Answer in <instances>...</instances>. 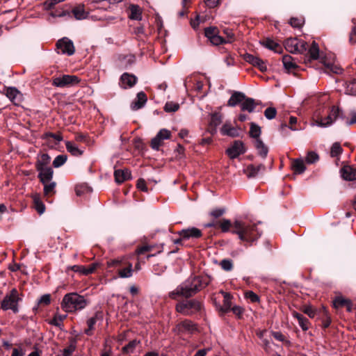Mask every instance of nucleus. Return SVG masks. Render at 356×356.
<instances>
[{"instance_id": "15", "label": "nucleus", "mask_w": 356, "mask_h": 356, "mask_svg": "<svg viewBox=\"0 0 356 356\" xmlns=\"http://www.w3.org/2000/svg\"><path fill=\"white\" fill-rule=\"evenodd\" d=\"M196 330L195 324L191 321L185 320L179 323L175 328L178 333H193Z\"/></svg>"}, {"instance_id": "57", "label": "nucleus", "mask_w": 356, "mask_h": 356, "mask_svg": "<svg viewBox=\"0 0 356 356\" xmlns=\"http://www.w3.org/2000/svg\"><path fill=\"white\" fill-rule=\"evenodd\" d=\"M156 135H158L163 140L170 138V131L166 129H162L158 132Z\"/></svg>"}, {"instance_id": "38", "label": "nucleus", "mask_w": 356, "mask_h": 356, "mask_svg": "<svg viewBox=\"0 0 356 356\" xmlns=\"http://www.w3.org/2000/svg\"><path fill=\"white\" fill-rule=\"evenodd\" d=\"M261 132V128L259 126L253 122L250 124V129L249 133L250 136L252 138H255V140H257V138H259Z\"/></svg>"}, {"instance_id": "3", "label": "nucleus", "mask_w": 356, "mask_h": 356, "mask_svg": "<svg viewBox=\"0 0 356 356\" xmlns=\"http://www.w3.org/2000/svg\"><path fill=\"white\" fill-rule=\"evenodd\" d=\"M153 247L145 245L138 248L136 251V254L132 256V260L130 261L127 257H122L112 261V264H120L122 267H140L143 264V259L153 257L154 254L151 253Z\"/></svg>"}, {"instance_id": "40", "label": "nucleus", "mask_w": 356, "mask_h": 356, "mask_svg": "<svg viewBox=\"0 0 356 356\" xmlns=\"http://www.w3.org/2000/svg\"><path fill=\"white\" fill-rule=\"evenodd\" d=\"M325 66V70L326 72H333L334 74H339L341 72V70L340 67L334 65L331 63H326L325 61H323Z\"/></svg>"}, {"instance_id": "1", "label": "nucleus", "mask_w": 356, "mask_h": 356, "mask_svg": "<svg viewBox=\"0 0 356 356\" xmlns=\"http://www.w3.org/2000/svg\"><path fill=\"white\" fill-rule=\"evenodd\" d=\"M231 227L234 229L232 232L236 234L243 241H253L261 234L255 224L247 223L242 220H235L233 225L228 219H222L220 222V227L223 232H229Z\"/></svg>"}, {"instance_id": "29", "label": "nucleus", "mask_w": 356, "mask_h": 356, "mask_svg": "<svg viewBox=\"0 0 356 356\" xmlns=\"http://www.w3.org/2000/svg\"><path fill=\"white\" fill-rule=\"evenodd\" d=\"M256 105L257 104L254 99L245 97V99H243L241 104V108L242 111H247L249 113H252L254 111Z\"/></svg>"}, {"instance_id": "23", "label": "nucleus", "mask_w": 356, "mask_h": 356, "mask_svg": "<svg viewBox=\"0 0 356 356\" xmlns=\"http://www.w3.org/2000/svg\"><path fill=\"white\" fill-rule=\"evenodd\" d=\"M102 314L99 312L96 313L93 317L89 318L87 321L88 328L85 330V333L87 335H91L92 333V330H94V325L96 324V323L98 321H102Z\"/></svg>"}, {"instance_id": "11", "label": "nucleus", "mask_w": 356, "mask_h": 356, "mask_svg": "<svg viewBox=\"0 0 356 356\" xmlns=\"http://www.w3.org/2000/svg\"><path fill=\"white\" fill-rule=\"evenodd\" d=\"M4 94L15 105H19L23 101V95L15 87L6 88Z\"/></svg>"}, {"instance_id": "45", "label": "nucleus", "mask_w": 356, "mask_h": 356, "mask_svg": "<svg viewBox=\"0 0 356 356\" xmlns=\"http://www.w3.org/2000/svg\"><path fill=\"white\" fill-rule=\"evenodd\" d=\"M349 299H346L343 296H337L333 301L334 307L339 308L346 306L348 303Z\"/></svg>"}, {"instance_id": "41", "label": "nucleus", "mask_w": 356, "mask_h": 356, "mask_svg": "<svg viewBox=\"0 0 356 356\" xmlns=\"http://www.w3.org/2000/svg\"><path fill=\"white\" fill-rule=\"evenodd\" d=\"M319 160V156L318 154L314 151L308 152L305 161L308 164H312L316 162H317Z\"/></svg>"}, {"instance_id": "24", "label": "nucleus", "mask_w": 356, "mask_h": 356, "mask_svg": "<svg viewBox=\"0 0 356 356\" xmlns=\"http://www.w3.org/2000/svg\"><path fill=\"white\" fill-rule=\"evenodd\" d=\"M147 102V96L143 92H140L137 95L136 100L132 102L131 108L138 110L141 108Z\"/></svg>"}, {"instance_id": "14", "label": "nucleus", "mask_w": 356, "mask_h": 356, "mask_svg": "<svg viewBox=\"0 0 356 356\" xmlns=\"http://www.w3.org/2000/svg\"><path fill=\"white\" fill-rule=\"evenodd\" d=\"M178 234L184 240L189 238H198L202 236V232L196 227L184 229L178 232Z\"/></svg>"}, {"instance_id": "27", "label": "nucleus", "mask_w": 356, "mask_h": 356, "mask_svg": "<svg viewBox=\"0 0 356 356\" xmlns=\"http://www.w3.org/2000/svg\"><path fill=\"white\" fill-rule=\"evenodd\" d=\"M130 15L129 18L134 20H141L142 19V9L140 7L136 4H131L129 6Z\"/></svg>"}, {"instance_id": "34", "label": "nucleus", "mask_w": 356, "mask_h": 356, "mask_svg": "<svg viewBox=\"0 0 356 356\" xmlns=\"http://www.w3.org/2000/svg\"><path fill=\"white\" fill-rule=\"evenodd\" d=\"M44 186V194L46 196L53 195L56 193V183L55 181H47L45 184H42Z\"/></svg>"}, {"instance_id": "63", "label": "nucleus", "mask_w": 356, "mask_h": 356, "mask_svg": "<svg viewBox=\"0 0 356 356\" xmlns=\"http://www.w3.org/2000/svg\"><path fill=\"white\" fill-rule=\"evenodd\" d=\"M350 116H351L350 120H347L346 121V124L347 126H350L354 124H356V111H352L350 113Z\"/></svg>"}, {"instance_id": "30", "label": "nucleus", "mask_w": 356, "mask_h": 356, "mask_svg": "<svg viewBox=\"0 0 356 356\" xmlns=\"http://www.w3.org/2000/svg\"><path fill=\"white\" fill-rule=\"evenodd\" d=\"M65 147L68 152L75 156H79L83 154V150L79 148V147L73 142L67 141Z\"/></svg>"}, {"instance_id": "5", "label": "nucleus", "mask_w": 356, "mask_h": 356, "mask_svg": "<svg viewBox=\"0 0 356 356\" xmlns=\"http://www.w3.org/2000/svg\"><path fill=\"white\" fill-rule=\"evenodd\" d=\"M341 114V111L338 107L333 106L330 108V112L326 117L320 118L314 120V122L311 123V125L323 128L328 127L331 126L339 117L343 118Z\"/></svg>"}, {"instance_id": "26", "label": "nucleus", "mask_w": 356, "mask_h": 356, "mask_svg": "<svg viewBox=\"0 0 356 356\" xmlns=\"http://www.w3.org/2000/svg\"><path fill=\"white\" fill-rule=\"evenodd\" d=\"M282 63L285 70L289 72L295 70L298 67L294 59L289 55H285L282 57Z\"/></svg>"}, {"instance_id": "28", "label": "nucleus", "mask_w": 356, "mask_h": 356, "mask_svg": "<svg viewBox=\"0 0 356 356\" xmlns=\"http://www.w3.org/2000/svg\"><path fill=\"white\" fill-rule=\"evenodd\" d=\"M51 161V157L47 154H42L38 157L36 162V169L47 168L49 163Z\"/></svg>"}, {"instance_id": "44", "label": "nucleus", "mask_w": 356, "mask_h": 356, "mask_svg": "<svg viewBox=\"0 0 356 356\" xmlns=\"http://www.w3.org/2000/svg\"><path fill=\"white\" fill-rule=\"evenodd\" d=\"M179 108V104L174 102H168L165 103L164 110L165 112H175Z\"/></svg>"}, {"instance_id": "58", "label": "nucleus", "mask_w": 356, "mask_h": 356, "mask_svg": "<svg viewBox=\"0 0 356 356\" xmlns=\"http://www.w3.org/2000/svg\"><path fill=\"white\" fill-rule=\"evenodd\" d=\"M303 312L310 318H314L316 316V310L312 306H305L303 308Z\"/></svg>"}, {"instance_id": "9", "label": "nucleus", "mask_w": 356, "mask_h": 356, "mask_svg": "<svg viewBox=\"0 0 356 356\" xmlns=\"http://www.w3.org/2000/svg\"><path fill=\"white\" fill-rule=\"evenodd\" d=\"M80 79L77 76L64 74L55 77L52 80V85L58 88L72 86L79 83Z\"/></svg>"}, {"instance_id": "60", "label": "nucleus", "mask_w": 356, "mask_h": 356, "mask_svg": "<svg viewBox=\"0 0 356 356\" xmlns=\"http://www.w3.org/2000/svg\"><path fill=\"white\" fill-rule=\"evenodd\" d=\"M298 324L301 327L303 330H307L308 329V320L302 316L298 321Z\"/></svg>"}, {"instance_id": "31", "label": "nucleus", "mask_w": 356, "mask_h": 356, "mask_svg": "<svg viewBox=\"0 0 356 356\" xmlns=\"http://www.w3.org/2000/svg\"><path fill=\"white\" fill-rule=\"evenodd\" d=\"M245 99V95L241 92H235L230 97L228 101V106H235L239 103H242V102Z\"/></svg>"}, {"instance_id": "17", "label": "nucleus", "mask_w": 356, "mask_h": 356, "mask_svg": "<svg viewBox=\"0 0 356 356\" xmlns=\"http://www.w3.org/2000/svg\"><path fill=\"white\" fill-rule=\"evenodd\" d=\"M265 170V166L262 164H259L257 165L250 164L247 165L243 169V172L246 175L248 178L255 177L260 171H264Z\"/></svg>"}, {"instance_id": "43", "label": "nucleus", "mask_w": 356, "mask_h": 356, "mask_svg": "<svg viewBox=\"0 0 356 356\" xmlns=\"http://www.w3.org/2000/svg\"><path fill=\"white\" fill-rule=\"evenodd\" d=\"M342 152H343V149L341 147L340 143H334L331 147L330 156L332 157H337L340 154H341Z\"/></svg>"}, {"instance_id": "64", "label": "nucleus", "mask_w": 356, "mask_h": 356, "mask_svg": "<svg viewBox=\"0 0 356 356\" xmlns=\"http://www.w3.org/2000/svg\"><path fill=\"white\" fill-rule=\"evenodd\" d=\"M349 40L351 43L356 42V24L353 26L352 31L350 34Z\"/></svg>"}, {"instance_id": "56", "label": "nucleus", "mask_w": 356, "mask_h": 356, "mask_svg": "<svg viewBox=\"0 0 356 356\" xmlns=\"http://www.w3.org/2000/svg\"><path fill=\"white\" fill-rule=\"evenodd\" d=\"M289 23L291 25V26L294 28H300L302 26L303 24V20L302 19L292 17L291 18Z\"/></svg>"}, {"instance_id": "7", "label": "nucleus", "mask_w": 356, "mask_h": 356, "mask_svg": "<svg viewBox=\"0 0 356 356\" xmlns=\"http://www.w3.org/2000/svg\"><path fill=\"white\" fill-rule=\"evenodd\" d=\"M201 303L196 300H186L178 303L177 311L185 315H190L201 309Z\"/></svg>"}, {"instance_id": "51", "label": "nucleus", "mask_w": 356, "mask_h": 356, "mask_svg": "<svg viewBox=\"0 0 356 356\" xmlns=\"http://www.w3.org/2000/svg\"><path fill=\"white\" fill-rule=\"evenodd\" d=\"M205 36L209 40L218 34V30L216 27H208L204 30Z\"/></svg>"}, {"instance_id": "46", "label": "nucleus", "mask_w": 356, "mask_h": 356, "mask_svg": "<svg viewBox=\"0 0 356 356\" xmlns=\"http://www.w3.org/2000/svg\"><path fill=\"white\" fill-rule=\"evenodd\" d=\"M67 159V156L66 155H64V154L58 155L54 159V160L53 161V165L55 168H59L66 162Z\"/></svg>"}, {"instance_id": "8", "label": "nucleus", "mask_w": 356, "mask_h": 356, "mask_svg": "<svg viewBox=\"0 0 356 356\" xmlns=\"http://www.w3.org/2000/svg\"><path fill=\"white\" fill-rule=\"evenodd\" d=\"M285 49L290 53L302 54L307 50V42L297 38H288L284 42Z\"/></svg>"}, {"instance_id": "33", "label": "nucleus", "mask_w": 356, "mask_h": 356, "mask_svg": "<svg viewBox=\"0 0 356 356\" xmlns=\"http://www.w3.org/2000/svg\"><path fill=\"white\" fill-rule=\"evenodd\" d=\"M72 13L76 19L81 20L86 19L88 13L86 12L83 5H79L72 10Z\"/></svg>"}, {"instance_id": "4", "label": "nucleus", "mask_w": 356, "mask_h": 356, "mask_svg": "<svg viewBox=\"0 0 356 356\" xmlns=\"http://www.w3.org/2000/svg\"><path fill=\"white\" fill-rule=\"evenodd\" d=\"M89 301L77 293H70L64 296L61 307L66 312H75L84 309Z\"/></svg>"}, {"instance_id": "36", "label": "nucleus", "mask_w": 356, "mask_h": 356, "mask_svg": "<svg viewBox=\"0 0 356 356\" xmlns=\"http://www.w3.org/2000/svg\"><path fill=\"white\" fill-rule=\"evenodd\" d=\"M263 44L266 48H268L270 50H273L275 52H277V53L280 52V50L281 49V47L278 43H277L276 42H275L269 38H267L266 40H265L263 42Z\"/></svg>"}, {"instance_id": "55", "label": "nucleus", "mask_w": 356, "mask_h": 356, "mask_svg": "<svg viewBox=\"0 0 356 356\" xmlns=\"http://www.w3.org/2000/svg\"><path fill=\"white\" fill-rule=\"evenodd\" d=\"M245 298L249 299L252 302H258L259 296L252 291H248L245 293Z\"/></svg>"}, {"instance_id": "12", "label": "nucleus", "mask_w": 356, "mask_h": 356, "mask_svg": "<svg viewBox=\"0 0 356 356\" xmlns=\"http://www.w3.org/2000/svg\"><path fill=\"white\" fill-rule=\"evenodd\" d=\"M245 149L244 147V144L242 141L240 140L234 141L233 145L226 151L227 154L232 159H236L239 155L245 153Z\"/></svg>"}, {"instance_id": "21", "label": "nucleus", "mask_w": 356, "mask_h": 356, "mask_svg": "<svg viewBox=\"0 0 356 356\" xmlns=\"http://www.w3.org/2000/svg\"><path fill=\"white\" fill-rule=\"evenodd\" d=\"M341 177L347 181H353L356 179V169L349 165H345L341 169Z\"/></svg>"}, {"instance_id": "48", "label": "nucleus", "mask_w": 356, "mask_h": 356, "mask_svg": "<svg viewBox=\"0 0 356 356\" xmlns=\"http://www.w3.org/2000/svg\"><path fill=\"white\" fill-rule=\"evenodd\" d=\"M66 315L56 314L54 318L50 321L51 325L57 327L61 325V322L65 318Z\"/></svg>"}, {"instance_id": "59", "label": "nucleus", "mask_w": 356, "mask_h": 356, "mask_svg": "<svg viewBox=\"0 0 356 356\" xmlns=\"http://www.w3.org/2000/svg\"><path fill=\"white\" fill-rule=\"evenodd\" d=\"M347 90L350 94L356 95V80H353L348 84Z\"/></svg>"}, {"instance_id": "61", "label": "nucleus", "mask_w": 356, "mask_h": 356, "mask_svg": "<svg viewBox=\"0 0 356 356\" xmlns=\"http://www.w3.org/2000/svg\"><path fill=\"white\" fill-rule=\"evenodd\" d=\"M50 301H51L50 295L44 294L40 297V300H38V303L47 305L50 303Z\"/></svg>"}, {"instance_id": "6", "label": "nucleus", "mask_w": 356, "mask_h": 356, "mask_svg": "<svg viewBox=\"0 0 356 356\" xmlns=\"http://www.w3.org/2000/svg\"><path fill=\"white\" fill-rule=\"evenodd\" d=\"M19 300V293L17 289H13L10 292L4 297L1 302V308L3 310L11 309L15 313L18 312V302Z\"/></svg>"}, {"instance_id": "16", "label": "nucleus", "mask_w": 356, "mask_h": 356, "mask_svg": "<svg viewBox=\"0 0 356 356\" xmlns=\"http://www.w3.org/2000/svg\"><path fill=\"white\" fill-rule=\"evenodd\" d=\"M137 81V78L129 73H124L120 77V85L122 88L126 89L133 87Z\"/></svg>"}, {"instance_id": "35", "label": "nucleus", "mask_w": 356, "mask_h": 356, "mask_svg": "<svg viewBox=\"0 0 356 356\" xmlns=\"http://www.w3.org/2000/svg\"><path fill=\"white\" fill-rule=\"evenodd\" d=\"M222 294L224 297L223 305L221 307V311L223 312H227L231 310L232 302L231 296L229 293L222 291Z\"/></svg>"}, {"instance_id": "47", "label": "nucleus", "mask_w": 356, "mask_h": 356, "mask_svg": "<svg viewBox=\"0 0 356 356\" xmlns=\"http://www.w3.org/2000/svg\"><path fill=\"white\" fill-rule=\"evenodd\" d=\"M163 140L158 136L156 135L151 140V147L153 149L158 150L161 145Z\"/></svg>"}, {"instance_id": "22", "label": "nucleus", "mask_w": 356, "mask_h": 356, "mask_svg": "<svg viewBox=\"0 0 356 356\" xmlns=\"http://www.w3.org/2000/svg\"><path fill=\"white\" fill-rule=\"evenodd\" d=\"M131 172L129 170H116L114 172L115 181L118 184L124 182L131 178Z\"/></svg>"}, {"instance_id": "52", "label": "nucleus", "mask_w": 356, "mask_h": 356, "mask_svg": "<svg viewBox=\"0 0 356 356\" xmlns=\"http://www.w3.org/2000/svg\"><path fill=\"white\" fill-rule=\"evenodd\" d=\"M118 274L122 278L130 277L133 274V270L132 268H120Z\"/></svg>"}, {"instance_id": "10", "label": "nucleus", "mask_w": 356, "mask_h": 356, "mask_svg": "<svg viewBox=\"0 0 356 356\" xmlns=\"http://www.w3.org/2000/svg\"><path fill=\"white\" fill-rule=\"evenodd\" d=\"M56 47L60 53L67 54L68 56L74 54L75 51L72 41L67 38H63L59 40L56 43Z\"/></svg>"}, {"instance_id": "54", "label": "nucleus", "mask_w": 356, "mask_h": 356, "mask_svg": "<svg viewBox=\"0 0 356 356\" xmlns=\"http://www.w3.org/2000/svg\"><path fill=\"white\" fill-rule=\"evenodd\" d=\"M209 41L214 45H219L220 44L225 43V40L223 38L217 34L209 39Z\"/></svg>"}, {"instance_id": "2", "label": "nucleus", "mask_w": 356, "mask_h": 356, "mask_svg": "<svg viewBox=\"0 0 356 356\" xmlns=\"http://www.w3.org/2000/svg\"><path fill=\"white\" fill-rule=\"evenodd\" d=\"M208 277H194L180 284L177 288L169 293V297L175 299L177 296H191L196 291L209 284Z\"/></svg>"}, {"instance_id": "53", "label": "nucleus", "mask_w": 356, "mask_h": 356, "mask_svg": "<svg viewBox=\"0 0 356 356\" xmlns=\"http://www.w3.org/2000/svg\"><path fill=\"white\" fill-rule=\"evenodd\" d=\"M223 32L226 35L225 43H232L234 40V34L232 31L231 29H225Z\"/></svg>"}, {"instance_id": "18", "label": "nucleus", "mask_w": 356, "mask_h": 356, "mask_svg": "<svg viewBox=\"0 0 356 356\" xmlns=\"http://www.w3.org/2000/svg\"><path fill=\"white\" fill-rule=\"evenodd\" d=\"M220 132L223 136H228L231 137H237L239 136V129L232 126L229 122H226L223 124L220 129Z\"/></svg>"}, {"instance_id": "13", "label": "nucleus", "mask_w": 356, "mask_h": 356, "mask_svg": "<svg viewBox=\"0 0 356 356\" xmlns=\"http://www.w3.org/2000/svg\"><path fill=\"white\" fill-rule=\"evenodd\" d=\"M243 58L246 62L258 67L261 72H266L267 70L266 63L260 58L250 54H245Z\"/></svg>"}, {"instance_id": "25", "label": "nucleus", "mask_w": 356, "mask_h": 356, "mask_svg": "<svg viewBox=\"0 0 356 356\" xmlns=\"http://www.w3.org/2000/svg\"><path fill=\"white\" fill-rule=\"evenodd\" d=\"M291 168L296 174H302L305 172L306 167L302 159H296L292 160Z\"/></svg>"}, {"instance_id": "62", "label": "nucleus", "mask_w": 356, "mask_h": 356, "mask_svg": "<svg viewBox=\"0 0 356 356\" xmlns=\"http://www.w3.org/2000/svg\"><path fill=\"white\" fill-rule=\"evenodd\" d=\"M137 187L142 191L147 192V188L146 186L145 181L143 179H139L137 181Z\"/></svg>"}, {"instance_id": "39", "label": "nucleus", "mask_w": 356, "mask_h": 356, "mask_svg": "<svg viewBox=\"0 0 356 356\" xmlns=\"http://www.w3.org/2000/svg\"><path fill=\"white\" fill-rule=\"evenodd\" d=\"M34 207L36 211L42 214L44 212L45 206L38 195L33 197Z\"/></svg>"}, {"instance_id": "49", "label": "nucleus", "mask_w": 356, "mask_h": 356, "mask_svg": "<svg viewBox=\"0 0 356 356\" xmlns=\"http://www.w3.org/2000/svg\"><path fill=\"white\" fill-rule=\"evenodd\" d=\"M277 111L275 108L268 107L264 111V115L268 120H272L275 118Z\"/></svg>"}, {"instance_id": "42", "label": "nucleus", "mask_w": 356, "mask_h": 356, "mask_svg": "<svg viewBox=\"0 0 356 356\" xmlns=\"http://www.w3.org/2000/svg\"><path fill=\"white\" fill-rule=\"evenodd\" d=\"M140 343V341L134 339L131 341L127 345L123 347L122 350L124 353H133L137 345Z\"/></svg>"}, {"instance_id": "32", "label": "nucleus", "mask_w": 356, "mask_h": 356, "mask_svg": "<svg viewBox=\"0 0 356 356\" xmlns=\"http://www.w3.org/2000/svg\"><path fill=\"white\" fill-rule=\"evenodd\" d=\"M254 147H256L258 154L263 158H266L268 152V149L267 146L263 143V141L260 138H257V140H255L254 141Z\"/></svg>"}, {"instance_id": "19", "label": "nucleus", "mask_w": 356, "mask_h": 356, "mask_svg": "<svg viewBox=\"0 0 356 356\" xmlns=\"http://www.w3.org/2000/svg\"><path fill=\"white\" fill-rule=\"evenodd\" d=\"M38 173V178L42 184H45L47 181H52L54 170L51 168H41L37 170Z\"/></svg>"}, {"instance_id": "50", "label": "nucleus", "mask_w": 356, "mask_h": 356, "mask_svg": "<svg viewBox=\"0 0 356 356\" xmlns=\"http://www.w3.org/2000/svg\"><path fill=\"white\" fill-rule=\"evenodd\" d=\"M222 122V116L220 113H216L211 115V124L217 127Z\"/></svg>"}, {"instance_id": "37", "label": "nucleus", "mask_w": 356, "mask_h": 356, "mask_svg": "<svg viewBox=\"0 0 356 356\" xmlns=\"http://www.w3.org/2000/svg\"><path fill=\"white\" fill-rule=\"evenodd\" d=\"M310 59L317 60L319 58V49L317 43L313 42L308 51Z\"/></svg>"}, {"instance_id": "20", "label": "nucleus", "mask_w": 356, "mask_h": 356, "mask_svg": "<svg viewBox=\"0 0 356 356\" xmlns=\"http://www.w3.org/2000/svg\"><path fill=\"white\" fill-rule=\"evenodd\" d=\"M42 139L45 140L47 143H49L51 147L57 145L62 140L63 137L60 134H55L53 133H45L43 134Z\"/></svg>"}]
</instances>
